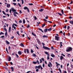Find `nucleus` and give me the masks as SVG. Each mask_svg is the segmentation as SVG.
<instances>
[{"label": "nucleus", "instance_id": "nucleus-1", "mask_svg": "<svg viewBox=\"0 0 73 73\" xmlns=\"http://www.w3.org/2000/svg\"><path fill=\"white\" fill-rule=\"evenodd\" d=\"M73 50V49L71 47H68L66 48V51L67 52H72Z\"/></svg>", "mask_w": 73, "mask_h": 73}, {"label": "nucleus", "instance_id": "nucleus-2", "mask_svg": "<svg viewBox=\"0 0 73 73\" xmlns=\"http://www.w3.org/2000/svg\"><path fill=\"white\" fill-rule=\"evenodd\" d=\"M42 43L43 46V48L44 49H47V50H50V48H49V47L44 46H45V43L43 42H42Z\"/></svg>", "mask_w": 73, "mask_h": 73}, {"label": "nucleus", "instance_id": "nucleus-3", "mask_svg": "<svg viewBox=\"0 0 73 73\" xmlns=\"http://www.w3.org/2000/svg\"><path fill=\"white\" fill-rule=\"evenodd\" d=\"M55 39V40H57V41H60V37L56 36Z\"/></svg>", "mask_w": 73, "mask_h": 73}, {"label": "nucleus", "instance_id": "nucleus-4", "mask_svg": "<svg viewBox=\"0 0 73 73\" xmlns=\"http://www.w3.org/2000/svg\"><path fill=\"white\" fill-rule=\"evenodd\" d=\"M33 64H36L37 63H38V64H39V65H40V63L39 62V61H38V60H37L36 61V62L33 61Z\"/></svg>", "mask_w": 73, "mask_h": 73}, {"label": "nucleus", "instance_id": "nucleus-5", "mask_svg": "<svg viewBox=\"0 0 73 73\" xmlns=\"http://www.w3.org/2000/svg\"><path fill=\"white\" fill-rule=\"evenodd\" d=\"M49 64H48V66L50 67V66L51 67H52V63H51V62H49Z\"/></svg>", "mask_w": 73, "mask_h": 73}, {"label": "nucleus", "instance_id": "nucleus-6", "mask_svg": "<svg viewBox=\"0 0 73 73\" xmlns=\"http://www.w3.org/2000/svg\"><path fill=\"white\" fill-rule=\"evenodd\" d=\"M11 11H12V12H16V9H14L12 7L11 9Z\"/></svg>", "mask_w": 73, "mask_h": 73}, {"label": "nucleus", "instance_id": "nucleus-7", "mask_svg": "<svg viewBox=\"0 0 73 73\" xmlns=\"http://www.w3.org/2000/svg\"><path fill=\"white\" fill-rule=\"evenodd\" d=\"M36 40L37 41V42L40 45V44H41V42L40 41V40L38 39H36Z\"/></svg>", "mask_w": 73, "mask_h": 73}, {"label": "nucleus", "instance_id": "nucleus-8", "mask_svg": "<svg viewBox=\"0 0 73 73\" xmlns=\"http://www.w3.org/2000/svg\"><path fill=\"white\" fill-rule=\"evenodd\" d=\"M60 60H64V57L62 56H60Z\"/></svg>", "mask_w": 73, "mask_h": 73}, {"label": "nucleus", "instance_id": "nucleus-9", "mask_svg": "<svg viewBox=\"0 0 73 73\" xmlns=\"http://www.w3.org/2000/svg\"><path fill=\"white\" fill-rule=\"evenodd\" d=\"M55 63L56 64V66L57 68H58L59 67H58V65H59V66H60V64H58V63H57V62H56Z\"/></svg>", "mask_w": 73, "mask_h": 73}, {"label": "nucleus", "instance_id": "nucleus-10", "mask_svg": "<svg viewBox=\"0 0 73 73\" xmlns=\"http://www.w3.org/2000/svg\"><path fill=\"white\" fill-rule=\"evenodd\" d=\"M11 27H9V33H11Z\"/></svg>", "mask_w": 73, "mask_h": 73}, {"label": "nucleus", "instance_id": "nucleus-11", "mask_svg": "<svg viewBox=\"0 0 73 73\" xmlns=\"http://www.w3.org/2000/svg\"><path fill=\"white\" fill-rule=\"evenodd\" d=\"M20 46L22 47H24L25 46L24 45V44L23 43H21L20 44Z\"/></svg>", "mask_w": 73, "mask_h": 73}, {"label": "nucleus", "instance_id": "nucleus-12", "mask_svg": "<svg viewBox=\"0 0 73 73\" xmlns=\"http://www.w3.org/2000/svg\"><path fill=\"white\" fill-rule=\"evenodd\" d=\"M45 53L46 54H47V55H48V56H50V55L49 53H48V52H45Z\"/></svg>", "mask_w": 73, "mask_h": 73}, {"label": "nucleus", "instance_id": "nucleus-13", "mask_svg": "<svg viewBox=\"0 0 73 73\" xmlns=\"http://www.w3.org/2000/svg\"><path fill=\"white\" fill-rule=\"evenodd\" d=\"M18 54H19V55H21L22 53H21V51H18Z\"/></svg>", "mask_w": 73, "mask_h": 73}, {"label": "nucleus", "instance_id": "nucleus-14", "mask_svg": "<svg viewBox=\"0 0 73 73\" xmlns=\"http://www.w3.org/2000/svg\"><path fill=\"white\" fill-rule=\"evenodd\" d=\"M44 31L45 33H46V32H47V31H48V29H46L44 30Z\"/></svg>", "mask_w": 73, "mask_h": 73}, {"label": "nucleus", "instance_id": "nucleus-15", "mask_svg": "<svg viewBox=\"0 0 73 73\" xmlns=\"http://www.w3.org/2000/svg\"><path fill=\"white\" fill-rule=\"evenodd\" d=\"M5 42L7 44H8V45H9L10 44V42H8V41L7 40H6Z\"/></svg>", "mask_w": 73, "mask_h": 73}, {"label": "nucleus", "instance_id": "nucleus-16", "mask_svg": "<svg viewBox=\"0 0 73 73\" xmlns=\"http://www.w3.org/2000/svg\"><path fill=\"white\" fill-rule=\"evenodd\" d=\"M60 48H62V42H60Z\"/></svg>", "mask_w": 73, "mask_h": 73}, {"label": "nucleus", "instance_id": "nucleus-17", "mask_svg": "<svg viewBox=\"0 0 73 73\" xmlns=\"http://www.w3.org/2000/svg\"><path fill=\"white\" fill-rule=\"evenodd\" d=\"M11 7V5L10 4H7V8H9Z\"/></svg>", "mask_w": 73, "mask_h": 73}, {"label": "nucleus", "instance_id": "nucleus-18", "mask_svg": "<svg viewBox=\"0 0 73 73\" xmlns=\"http://www.w3.org/2000/svg\"><path fill=\"white\" fill-rule=\"evenodd\" d=\"M43 38H48V36H46V35H44L43 36Z\"/></svg>", "mask_w": 73, "mask_h": 73}, {"label": "nucleus", "instance_id": "nucleus-19", "mask_svg": "<svg viewBox=\"0 0 73 73\" xmlns=\"http://www.w3.org/2000/svg\"><path fill=\"white\" fill-rule=\"evenodd\" d=\"M52 57H55V55H54L53 54H52L50 55Z\"/></svg>", "mask_w": 73, "mask_h": 73}, {"label": "nucleus", "instance_id": "nucleus-20", "mask_svg": "<svg viewBox=\"0 0 73 73\" xmlns=\"http://www.w3.org/2000/svg\"><path fill=\"white\" fill-rule=\"evenodd\" d=\"M70 67L71 69H73V65H72V63H70Z\"/></svg>", "mask_w": 73, "mask_h": 73}, {"label": "nucleus", "instance_id": "nucleus-21", "mask_svg": "<svg viewBox=\"0 0 73 73\" xmlns=\"http://www.w3.org/2000/svg\"><path fill=\"white\" fill-rule=\"evenodd\" d=\"M43 10H44V9H40V10H39V11L41 12H42Z\"/></svg>", "mask_w": 73, "mask_h": 73}, {"label": "nucleus", "instance_id": "nucleus-22", "mask_svg": "<svg viewBox=\"0 0 73 73\" xmlns=\"http://www.w3.org/2000/svg\"><path fill=\"white\" fill-rule=\"evenodd\" d=\"M24 9H25V10H26V9H28V7H24Z\"/></svg>", "mask_w": 73, "mask_h": 73}, {"label": "nucleus", "instance_id": "nucleus-23", "mask_svg": "<svg viewBox=\"0 0 73 73\" xmlns=\"http://www.w3.org/2000/svg\"><path fill=\"white\" fill-rule=\"evenodd\" d=\"M11 69L12 70V72H13V71H14V68H13V67H11Z\"/></svg>", "mask_w": 73, "mask_h": 73}, {"label": "nucleus", "instance_id": "nucleus-24", "mask_svg": "<svg viewBox=\"0 0 73 73\" xmlns=\"http://www.w3.org/2000/svg\"><path fill=\"white\" fill-rule=\"evenodd\" d=\"M11 57H9V58L8 61H11Z\"/></svg>", "mask_w": 73, "mask_h": 73}, {"label": "nucleus", "instance_id": "nucleus-25", "mask_svg": "<svg viewBox=\"0 0 73 73\" xmlns=\"http://www.w3.org/2000/svg\"><path fill=\"white\" fill-rule=\"evenodd\" d=\"M38 29H39V30H40V31H41L42 32V33H44V31H42V29L40 28H38Z\"/></svg>", "mask_w": 73, "mask_h": 73}, {"label": "nucleus", "instance_id": "nucleus-26", "mask_svg": "<svg viewBox=\"0 0 73 73\" xmlns=\"http://www.w3.org/2000/svg\"><path fill=\"white\" fill-rule=\"evenodd\" d=\"M2 12L3 13V14H4V15H7V14H6V13H5V11H2Z\"/></svg>", "mask_w": 73, "mask_h": 73}, {"label": "nucleus", "instance_id": "nucleus-27", "mask_svg": "<svg viewBox=\"0 0 73 73\" xmlns=\"http://www.w3.org/2000/svg\"><path fill=\"white\" fill-rule=\"evenodd\" d=\"M33 56V57H36V54L33 53V55H32Z\"/></svg>", "mask_w": 73, "mask_h": 73}, {"label": "nucleus", "instance_id": "nucleus-28", "mask_svg": "<svg viewBox=\"0 0 73 73\" xmlns=\"http://www.w3.org/2000/svg\"><path fill=\"white\" fill-rule=\"evenodd\" d=\"M60 68H58V70H59V72H60V73H62V71H61V69H60Z\"/></svg>", "mask_w": 73, "mask_h": 73}, {"label": "nucleus", "instance_id": "nucleus-29", "mask_svg": "<svg viewBox=\"0 0 73 73\" xmlns=\"http://www.w3.org/2000/svg\"><path fill=\"white\" fill-rule=\"evenodd\" d=\"M41 65H39L38 66V68L39 69H40V68H41Z\"/></svg>", "mask_w": 73, "mask_h": 73}, {"label": "nucleus", "instance_id": "nucleus-30", "mask_svg": "<svg viewBox=\"0 0 73 73\" xmlns=\"http://www.w3.org/2000/svg\"><path fill=\"white\" fill-rule=\"evenodd\" d=\"M7 35H8V33H7V32H6L5 34V36H6V37H7Z\"/></svg>", "mask_w": 73, "mask_h": 73}, {"label": "nucleus", "instance_id": "nucleus-31", "mask_svg": "<svg viewBox=\"0 0 73 73\" xmlns=\"http://www.w3.org/2000/svg\"><path fill=\"white\" fill-rule=\"evenodd\" d=\"M67 56H68V57H69L71 56V55L70 54H67Z\"/></svg>", "mask_w": 73, "mask_h": 73}, {"label": "nucleus", "instance_id": "nucleus-32", "mask_svg": "<svg viewBox=\"0 0 73 73\" xmlns=\"http://www.w3.org/2000/svg\"><path fill=\"white\" fill-rule=\"evenodd\" d=\"M70 23L71 24L73 25V21H70Z\"/></svg>", "mask_w": 73, "mask_h": 73}, {"label": "nucleus", "instance_id": "nucleus-33", "mask_svg": "<svg viewBox=\"0 0 73 73\" xmlns=\"http://www.w3.org/2000/svg\"><path fill=\"white\" fill-rule=\"evenodd\" d=\"M32 35H33V36H36V34L33 33V32H32Z\"/></svg>", "mask_w": 73, "mask_h": 73}, {"label": "nucleus", "instance_id": "nucleus-34", "mask_svg": "<svg viewBox=\"0 0 73 73\" xmlns=\"http://www.w3.org/2000/svg\"><path fill=\"white\" fill-rule=\"evenodd\" d=\"M15 56H16L17 58H19V55L17 54H15Z\"/></svg>", "mask_w": 73, "mask_h": 73}, {"label": "nucleus", "instance_id": "nucleus-35", "mask_svg": "<svg viewBox=\"0 0 73 73\" xmlns=\"http://www.w3.org/2000/svg\"><path fill=\"white\" fill-rule=\"evenodd\" d=\"M61 12L63 15H64V10H62L61 11Z\"/></svg>", "mask_w": 73, "mask_h": 73}, {"label": "nucleus", "instance_id": "nucleus-36", "mask_svg": "<svg viewBox=\"0 0 73 73\" xmlns=\"http://www.w3.org/2000/svg\"><path fill=\"white\" fill-rule=\"evenodd\" d=\"M58 15H59L60 16H62V14H61V13H58Z\"/></svg>", "mask_w": 73, "mask_h": 73}, {"label": "nucleus", "instance_id": "nucleus-37", "mask_svg": "<svg viewBox=\"0 0 73 73\" xmlns=\"http://www.w3.org/2000/svg\"><path fill=\"white\" fill-rule=\"evenodd\" d=\"M37 45L36 44L35 45V46H36V48H37V49H39V48L37 46Z\"/></svg>", "mask_w": 73, "mask_h": 73}, {"label": "nucleus", "instance_id": "nucleus-38", "mask_svg": "<svg viewBox=\"0 0 73 73\" xmlns=\"http://www.w3.org/2000/svg\"><path fill=\"white\" fill-rule=\"evenodd\" d=\"M52 28H50L49 29H48V31H51L52 30Z\"/></svg>", "mask_w": 73, "mask_h": 73}, {"label": "nucleus", "instance_id": "nucleus-39", "mask_svg": "<svg viewBox=\"0 0 73 73\" xmlns=\"http://www.w3.org/2000/svg\"><path fill=\"white\" fill-rule=\"evenodd\" d=\"M4 35V33L2 32H1L0 33V35Z\"/></svg>", "mask_w": 73, "mask_h": 73}, {"label": "nucleus", "instance_id": "nucleus-40", "mask_svg": "<svg viewBox=\"0 0 73 73\" xmlns=\"http://www.w3.org/2000/svg\"><path fill=\"white\" fill-rule=\"evenodd\" d=\"M24 52L25 53H27V50H26V49H24Z\"/></svg>", "mask_w": 73, "mask_h": 73}, {"label": "nucleus", "instance_id": "nucleus-41", "mask_svg": "<svg viewBox=\"0 0 73 73\" xmlns=\"http://www.w3.org/2000/svg\"><path fill=\"white\" fill-rule=\"evenodd\" d=\"M17 33L18 35V36H20V34H19V31L17 32Z\"/></svg>", "mask_w": 73, "mask_h": 73}, {"label": "nucleus", "instance_id": "nucleus-42", "mask_svg": "<svg viewBox=\"0 0 73 73\" xmlns=\"http://www.w3.org/2000/svg\"><path fill=\"white\" fill-rule=\"evenodd\" d=\"M4 30L6 31V32H7V29L5 28H4Z\"/></svg>", "mask_w": 73, "mask_h": 73}, {"label": "nucleus", "instance_id": "nucleus-43", "mask_svg": "<svg viewBox=\"0 0 73 73\" xmlns=\"http://www.w3.org/2000/svg\"><path fill=\"white\" fill-rule=\"evenodd\" d=\"M23 24H25V20L24 19L23 20Z\"/></svg>", "mask_w": 73, "mask_h": 73}, {"label": "nucleus", "instance_id": "nucleus-44", "mask_svg": "<svg viewBox=\"0 0 73 73\" xmlns=\"http://www.w3.org/2000/svg\"><path fill=\"white\" fill-rule=\"evenodd\" d=\"M42 66L43 67V68H44V67H45V64H44V63H43V64H42Z\"/></svg>", "mask_w": 73, "mask_h": 73}, {"label": "nucleus", "instance_id": "nucleus-45", "mask_svg": "<svg viewBox=\"0 0 73 73\" xmlns=\"http://www.w3.org/2000/svg\"><path fill=\"white\" fill-rule=\"evenodd\" d=\"M45 25V24H44L42 25V28H43V27H44Z\"/></svg>", "mask_w": 73, "mask_h": 73}, {"label": "nucleus", "instance_id": "nucleus-46", "mask_svg": "<svg viewBox=\"0 0 73 73\" xmlns=\"http://www.w3.org/2000/svg\"><path fill=\"white\" fill-rule=\"evenodd\" d=\"M67 70L68 71V73H71V71H70L68 69H67Z\"/></svg>", "mask_w": 73, "mask_h": 73}, {"label": "nucleus", "instance_id": "nucleus-47", "mask_svg": "<svg viewBox=\"0 0 73 73\" xmlns=\"http://www.w3.org/2000/svg\"><path fill=\"white\" fill-rule=\"evenodd\" d=\"M27 53H29V51L28 49H27Z\"/></svg>", "mask_w": 73, "mask_h": 73}, {"label": "nucleus", "instance_id": "nucleus-48", "mask_svg": "<svg viewBox=\"0 0 73 73\" xmlns=\"http://www.w3.org/2000/svg\"><path fill=\"white\" fill-rule=\"evenodd\" d=\"M69 28H70V26H68L67 28V30H68V29H69Z\"/></svg>", "mask_w": 73, "mask_h": 73}, {"label": "nucleus", "instance_id": "nucleus-49", "mask_svg": "<svg viewBox=\"0 0 73 73\" xmlns=\"http://www.w3.org/2000/svg\"><path fill=\"white\" fill-rule=\"evenodd\" d=\"M13 15L15 17H16V16H17V15L15 13H14Z\"/></svg>", "mask_w": 73, "mask_h": 73}, {"label": "nucleus", "instance_id": "nucleus-50", "mask_svg": "<svg viewBox=\"0 0 73 73\" xmlns=\"http://www.w3.org/2000/svg\"><path fill=\"white\" fill-rule=\"evenodd\" d=\"M34 52V51H33V50L32 49L31 50V53H33Z\"/></svg>", "mask_w": 73, "mask_h": 73}, {"label": "nucleus", "instance_id": "nucleus-51", "mask_svg": "<svg viewBox=\"0 0 73 73\" xmlns=\"http://www.w3.org/2000/svg\"><path fill=\"white\" fill-rule=\"evenodd\" d=\"M39 61H40V63H41V62H42V60H41V59H40L39 60Z\"/></svg>", "mask_w": 73, "mask_h": 73}, {"label": "nucleus", "instance_id": "nucleus-52", "mask_svg": "<svg viewBox=\"0 0 73 73\" xmlns=\"http://www.w3.org/2000/svg\"><path fill=\"white\" fill-rule=\"evenodd\" d=\"M8 11H9V10H8V9H6L5 12H8Z\"/></svg>", "mask_w": 73, "mask_h": 73}, {"label": "nucleus", "instance_id": "nucleus-53", "mask_svg": "<svg viewBox=\"0 0 73 73\" xmlns=\"http://www.w3.org/2000/svg\"><path fill=\"white\" fill-rule=\"evenodd\" d=\"M14 37H15L14 36H11V39H13Z\"/></svg>", "mask_w": 73, "mask_h": 73}, {"label": "nucleus", "instance_id": "nucleus-54", "mask_svg": "<svg viewBox=\"0 0 73 73\" xmlns=\"http://www.w3.org/2000/svg\"><path fill=\"white\" fill-rule=\"evenodd\" d=\"M52 42H54V43L55 44H56V41H54V40H53Z\"/></svg>", "mask_w": 73, "mask_h": 73}, {"label": "nucleus", "instance_id": "nucleus-55", "mask_svg": "<svg viewBox=\"0 0 73 73\" xmlns=\"http://www.w3.org/2000/svg\"><path fill=\"white\" fill-rule=\"evenodd\" d=\"M29 5H33V3H29Z\"/></svg>", "mask_w": 73, "mask_h": 73}, {"label": "nucleus", "instance_id": "nucleus-56", "mask_svg": "<svg viewBox=\"0 0 73 73\" xmlns=\"http://www.w3.org/2000/svg\"><path fill=\"white\" fill-rule=\"evenodd\" d=\"M39 70H38V69H36V72H38Z\"/></svg>", "mask_w": 73, "mask_h": 73}, {"label": "nucleus", "instance_id": "nucleus-57", "mask_svg": "<svg viewBox=\"0 0 73 73\" xmlns=\"http://www.w3.org/2000/svg\"><path fill=\"white\" fill-rule=\"evenodd\" d=\"M55 53H56V54H58V52L57 51H55Z\"/></svg>", "mask_w": 73, "mask_h": 73}, {"label": "nucleus", "instance_id": "nucleus-58", "mask_svg": "<svg viewBox=\"0 0 73 73\" xmlns=\"http://www.w3.org/2000/svg\"><path fill=\"white\" fill-rule=\"evenodd\" d=\"M61 55H62V56H64V57H65V55L64 54L62 53L61 54Z\"/></svg>", "mask_w": 73, "mask_h": 73}, {"label": "nucleus", "instance_id": "nucleus-59", "mask_svg": "<svg viewBox=\"0 0 73 73\" xmlns=\"http://www.w3.org/2000/svg\"><path fill=\"white\" fill-rule=\"evenodd\" d=\"M0 38H4V36L3 35L0 37Z\"/></svg>", "mask_w": 73, "mask_h": 73}, {"label": "nucleus", "instance_id": "nucleus-60", "mask_svg": "<svg viewBox=\"0 0 73 73\" xmlns=\"http://www.w3.org/2000/svg\"><path fill=\"white\" fill-rule=\"evenodd\" d=\"M47 60H49V56H47Z\"/></svg>", "mask_w": 73, "mask_h": 73}, {"label": "nucleus", "instance_id": "nucleus-61", "mask_svg": "<svg viewBox=\"0 0 73 73\" xmlns=\"http://www.w3.org/2000/svg\"><path fill=\"white\" fill-rule=\"evenodd\" d=\"M47 22L49 23H52V22L50 21H47Z\"/></svg>", "mask_w": 73, "mask_h": 73}, {"label": "nucleus", "instance_id": "nucleus-62", "mask_svg": "<svg viewBox=\"0 0 73 73\" xmlns=\"http://www.w3.org/2000/svg\"><path fill=\"white\" fill-rule=\"evenodd\" d=\"M18 5H19V7H21V5L19 3H18Z\"/></svg>", "mask_w": 73, "mask_h": 73}, {"label": "nucleus", "instance_id": "nucleus-63", "mask_svg": "<svg viewBox=\"0 0 73 73\" xmlns=\"http://www.w3.org/2000/svg\"><path fill=\"white\" fill-rule=\"evenodd\" d=\"M41 60H42V61H43V62L44 61V58H41Z\"/></svg>", "mask_w": 73, "mask_h": 73}, {"label": "nucleus", "instance_id": "nucleus-64", "mask_svg": "<svg viewBox=\"0 0 73 73\" xmlns=\"http://www.w3.org/2000/svg\"><path fill=\"white\" fill-rule=\"evenodd\" d=\"M11 50V46H9V50Z\"/></svg>", "mask_w": 73, "mask_h": 73}]
</instances>
